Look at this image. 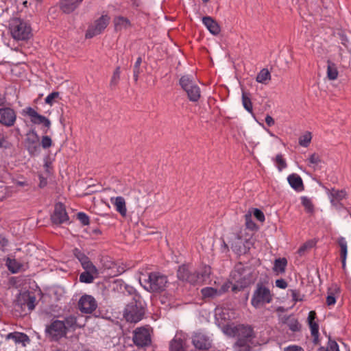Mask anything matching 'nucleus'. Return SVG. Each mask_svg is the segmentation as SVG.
<instances>
[{"mask_svg":"<svg viewBox=\"0 0 351 351\" xmlns=\"http://www.w3.org/2000/svg\"><path fill=\"white\" fill-rule=\"evenodd\" d=\"M123 287L132 297V301L128 303L125 308L123 317L127 322L136 324L141 321L145 315L142 298L132 287L124 285L123 284Z\"/></svg>","mask_w":351,"mask_h":351,"instance_id":"f257e3e1","label":"nucleus"},{"mask_svg":"<svg viewBox=\"0 0 351 351\" xmlns=\"http://www.w3.org/2000/svg\"><path fill=\"white\" fill-rule=\"evenodd\" d=\"M12 37L16 40H27L33 36L30 24L20 18H13L10 23Z\"/></svg>","mask_w":351,"mask_h":351,"instance_id":"f03ea898","label":"nucleus"},{"mask_svg":"<svg viewBox=\"0 0 351 351\" xmlns=\"http://www.w3.org/2000/svg\"><path fill=\"white\" fill-rule=\"evenodd\" d=\"M231 276L235 284L232 287L233 291H241L249 286L253 281L252 273L250 269H246L241 263L235 266Z\"/></svg>","mask_w":351,"mask_h":351,"instance_id":"7ed1b4c3","label":"nucleus"},{"mask_svg":"<svg viewBox=\"0 0 351 351\" xmlns=\"http://www.w3.org/2000/svg\"><path fill=\"white\" fill-rule=\"evenodd\" d=\"M228 337L239 336L234 343L236 351H249L251 345L254 343L253 330H223Z\"/></svg>","mask_w":351,"mask_h":351,"instance_id":"20e7f679","label":"nucleus"},{"mask_svg":"<svg viewBox=\"0 0 351 351\" xmlns=\"http://www.w3.org/2000/svg\"><path fill=\"white\" fill-rule=\"evenodd\" d=\"M273 297L274 295L269 287L262 282H258L251 299V304L256 308L263 307L265 304L271 303Z\"/></svg>","mask_w":351,"mask_h":351,"instance_id":"39448f33","label":"nucleus"},{"mask_svg":"<svg viewBox=\"0 0 351 351\" xmlns=\"http://www.w3.org/2000/svg\"><path fill=\"white\" fill-rule=\"evenodd\" d=\"M144 288L149 292H161L165 290L167 284V276L159 272H150L147 278L143 279Z\"/></svg>","mask_w":351,"mask_h":351,"instance_id":"423d86ee","label":"nucleus"},{"mask_svg":"<svg viewBox=\"0 0 351 351\" xmlns=\"http://www.w3.org/2000/svg\"><path fill=\"white\" fill-rule=\"evenodd\" d=\"M179 84L186 92L188 99L192 102H197L201 97V90L192 76L185 75L180 77Z\"/></svg>","mask_w":351,"mask_h":351,"instance_id":"0eeeda50","label":"nucleus"},{"mask_svg":"<svg viewBox=\"0 0 351 351\" xmlns=\"http://www.w3.org/2000/svg\"><path fill=\"white\" fill-rule=\"evenodd\" d=\"M22 114L28 116L32 123L36 125H43V133L47 134L51 127V121L43 115L38 114L32 107H27L22 110Z\"/></svg>","mask_w":351,"mask_h":351,"instance_id":"6e6552de","label":"nucleus"},{"mask_svg":"<svg viewBox=\"0 0 351 351\" xmlns=\"http://www.w3.org/2000/svg\"><path fill=\"white\" fill-rule=\"evenodd\" d=\"M24 146L30 156H36L40 153V138L34 130H31L26 134Z\"/></svg>","mask_w":351,"mask_h":351,"instance_id":"1a4fd4ad","label":"nucleus"},{"mask_svg":"<svg viewBox=\"0 0 351 351\" xmlns=\"http://www.w3.org/2000/svg\"><path fill=\"white\" fill-rule=\"evenodd\" d=\"M110 17L108 14H103L97 19L93 24L90 25L86 32V38H91L100 34L108 26Z\"/></svg>","mask_w":351,"mask_h":351,"instance_id":"9d476101","label":"nucleus"},{"mask_svg":"<svg viewBox=\"0 0 351 351\" xmlns=\"http://www.w3.org/2000/svg\"><path fill=\"white\" fill-rule=\"evenodd\" d=\"M178 278L182 281L195 285L199 282V274L196 271H192L186 265H182L177 271Z\"/></svg>","mask_w":351,"mask_h":351,"instance_id":"9b49d317","label":"nucleus"},{"mask_svg":"<svg viewBox=\"0 0 351 351\" xmlns=\"http://www.w3.org/2000/svg\"><path fill=\"white\" fill-rule=\"evenodd\" d=\"M132 340L134 345L139 348L150 346L152 343L150 330H134Z\"/></svg>","mask_w":351,"mask_h":351,"instance_id":"f8f14e48","label":"nucleus"},{"mask_svg":"<svg viewBox=\"0 0 351 351\" xmlns=\"http://www.w3.org/2000/svg\"><path fill=\"white\" fill-rule=\"evenodd\" d=\"M51 222L56 225H60L69 220V217L63 204L59 202L55 205L53 213L51 215Z\"/></svg>","mask_w":351,"mask_h":351,"instance_id":"ddd939ff","label":"nucleus"},{"mask_svg":"<svg viewBox=\"0 0 351 351\" xmlns=\"http://www.w3.org/2000/svg\"><path fill=\"white\" fill-rule=\"evenodd\" d=\"M97 307L95 298L89 295H82L78 302V308L84 313H92Z\"/></svg>","mask_w":351,"mask_h":351,"instance_id":"4468645a","label":"nucleus"},{"mask_svg":"<svg viewBox=\"0 0 351 351\" xmlns=\"http://www.w3.org/2000/svg\"><path fill=\"white\" fill-rule=\"evenodd\" d=\"M16 119L15 111L11 108H0V123L6 126L11 127L14 125Z\"/></svg>","mask_w":351,"mask_h":351,"instance_id":"2eb2a0df","label":"nucleus"},{"mask_svg":"<svg viewBox=\"0 0 351 351\" xmlns=\"http://www.w3.org/2000/svg\"><path fill=\"white\" fill-rule=\"evenodd\" d=\"M193 344L199 350H208L212 346V340L206 335L198 332L193 339Z\"/></svg>","mask_w":351,"mask_h":351,"instance_id":"dca6fc26","label":"nucleus"},{"mask_svg":"<svg viewBox=\"0 0 351 351\" xmlns=\"http://www.w3.org/2000/svg\"><path fill=\"white\" fill-rule=\"evenodd\" d=\"M85 318L82 315H78L77 317L74 315H70L65 317L63 320L65 328L69 329L72 328L73 329L81 328L84 327Z\"/></svg>","mask_w":351,"mask_h":351,"instance_id":"f3484780","label":"nucleus"},{"mask_svg":"<svg viewBox=\"0 0 351 351\" xmlns=\"http://www.w3.org/2000/svg\"><path fill=\"white\" fill-rule=\"evenodd\" d=\"M83 0H60L59 7L64 14H71L81 4Z\"/></svg>","mask_w":351,"mask_h":351,"instance_id":"a211bd4d","label":"nucleus"},{"mask_svg":"<svg viewBox=\"0 0 351 351\" xmlns=\"http://www.w3.org/2000/svg\"><path fill=\"white\" fill-rule=\"evenodd\" d=\"M202 23L213 35L217 36L221 32L220 25L211 16H204L202 18Z\"/></svg>","mask_w":351,"mask_h":351,"instance_id":"6ab92c4d","label":"nucleus"},{"mask_svg":"<svg viewBox=\"0 0 351 351\" xmlns=\"http://www.w3.org/2000/svg\"><path fill=\"white\" fill-rule=\"evenodd\" d=\"M18 302L23 306H27L29 311L35 308L36 297L29 293H23L20 295Z\"/></svg>","mask_w":351,"mask_h":351,"instance_id":"aec40b11","label":"nucleus"},{"mask_svg":"<svg viewBox=\"0 0 351 351\" xmlns=\"http://www.w3.org/2000/svg\"><path fill=\"white\" fill-rule=\"evenodd\" d=\"M110 202L115 206L116 210L123 217L127 215L126 202L124 197L121 196L111 197Z\"/></svg>","mask_w":351,"mask_h":351,"instance_id":"412c9836","label":"nucleus"},{"mask_svg":"<svg viewBox=\"0 0 351 351\" xmlns=\"http://www.w3.org/2000/svg\"><path fill=\"white\" fill-rule=\"evenodd\" d=\"M287 180L291 186L297 191H302L304 189L303 181L300 176L296 173L288 176Z\"/></svg>","mask_w":351,"mask_h":351,"instance_id":"4be33fe9","label":"nucleus"},{"mask_svg":"<svg viewBox=\"0 0 351 351\" xmlns=\"http://www.w3.org/2000/svg\"><path fill=\"white\" fill-rule=\"evenodd\" d=\"M113 23L116 32L126 29L132 26L130 20L128 18L121 16L114 17Z\"/></svg>","mask_w":351,"mask_h":351,"instance_id":"5701e85b","label":"nucleus"},{"mask_svg":"<svg viewBox=\"0 0 351 351\" xmlns=\"http://www.w3.org/2000/svg\"><path fill=\"white\" fill-rule=\"evenodd\" d=\"M7 339H12L16 343H21L23 346H25L29 342V339L27 335L17 331L8 334Z\"/></svg>","mask_w":351,"mask_h":351,"instance_id":"b1692460","label":"nucleus"},{"mask_svg":"<svg viewBox=\"0 0 351 351\" xmlns=\"http://www.w3.org/2000/svg\"><path fill=\"white\" fill-rule=\"evenodd\" d=\"M337 243L340 247V256L342 262V265L343 267H345L348 252L347 242L345 238L341 237L338 239Z\"/></svg>","mask_w":351,"mask_h":351,"instance_id":"393cba45","label":"nucleus"},{"mask_svg":"<svg viewBox=\"0 0 351 351\" xmlns=\"http://www.w3.org/2000/svg\"><path fill=\"white\" fill-rule=\"evenodd\" d=\"M339 71L336 64L330 60L327 61V77L330 80L337 79Z\"/></svg>","mask_w":351,"mask_h":351,"instance_id":"a878e982","label":"nucleus"},{"mask_svg":"<svg viewBox=\"0 0 351 351\" xmlns=\"http://www.w3.org/2000/svg\"><path fill=\"white\" fill-rule=\"evenodd\" d=\"M330 202L333 205H337L345 196L344 191L335 190L332 189L330 192Z\"/></svg>","mask_w":351,"mask_h":351,"instance_id":"bb28decb","label":"nucleus"},{"mask_svg":"<svg viewBox=\"0 0 351 351\" xmlns=\"http://www.w3.org/2000/svg\"><path fill=\"white\" fill-rule=\"evenodd\" d=\"M242 104L244 108L249 112L252 113L253 106L250 98V93L244 90L242 91Z\"/></svg>","mask_w":351,"mask_h":351,"instance_id":"cd10ccee","label":"nucleus"},{"mask_svg":"<svg viewBox=\"0 0 351 351\" xmlns=\"http://www.w3.org/2000/svg\"><path fill=\"white\" fill-rule=\"evenodd\" d=\"M271 80V74L267 69H263L257 75L256 80L261 84H266Z\"/></svg>","mask_w":351,"mask_h":351,"instance_id":"c85d7f7f","label":"nucleus"},{"mask_svg":"<svg viewBox=\"0 0 351 351\" xmlns=\"http://www.w3.org/2000/svg\"><path fill=\"white\" fill-rule=\"evenodd\" d=\"M99 274L92 273L88 271H83L80 274L79 280L81 282L92 283L95 278L97 277Z\"/></svg>","mask_w":351,"mask_h":351,"instance_id":"c756f323","label":"nucleus"},{"mask_svg":"<svg viewBox=\"0 0 351 351\" xmlns=\"http://www.w3.org/2000/svg\"><path fill=\"white\" fill-rule=\"evenodd\" d=\"M287 265V261L285 258H278L274 262V270L277 272L284 273Z\"/></svg>","mask_w":351,"mask_h":351,"instance_id":"7c9ffc66","label":"nucleus"},{"mask_svg":"<svg viewBox=\"0 0 351 351\" xmlns=\"http://www.w3.org/2000/svg\"><path fill=\"white\" fill-rule=\"evenodd\" d=\"M6 265H7L8 269L12 274L17 273L21 267V265L18 261H16L15 259H10V258H8V260L6 261Z\"/></svg>","mask_w":351,"mask_h":351,"instance_id":"2f4dec72","label":"nucleus"},{"mask_svg":"<svg viewBox=\"0 0 351 351\" xmlns=\"http://www.w3.org/2000/svg\"><path fill=\"white\" fill-rule=\"evenodd\" d=\"M318 351H339V348L337 343L329 337L327 347H320Z\"/></svg>","mask_w":351,"mask_h":351,"instance_id":"473e14b6","label":"nucleus"},{"mask_svg":"<svg viewBox=\"0 0 351 351\" xmlns=\"http://www.w3.org/2000/svg\"><path fill=\"white\" fill-rule=\"evenodd\" d=\"M169 351H184L183 341L180 339H173L171 341Z\"/></svg>","mask_w":351,"mask_h":351,"instance_id":"72a5a7b5","label":"nucleus"},{"mask_svg":"<svg viewBox=\"0 0 351 351\" xmlns=\"http://www.w3.org/2000/svg\"><path fill=\"white\" fill-rule=\"evenodd\" d=\"M316 318V313L313 311H310L307 318L310 329H319V325L315 322Z\"/></svg>","mask_w":351,"mask_h":351,"instance_id":"f704fd0d","label":"nucleus"},{"mask_svg":"<svg viewBox=\"0 0 351 351\" xmlns=\"http://www.w3.org/2000/svg\"><path fill=\"white\" fill-rule=\"evenodd\" d=\"M47 336L51 337L53 340L58 341L61 337L66 336V330H45Z\"/></svg>","mask_w":351,"mask_h":351,"instance_id":"c9c22d12","label":"nucleus"},{"mask_svg":"<svg viewBox=\"0 0 351 351\" xmlns=\"http://www.w3.org/2000/svg\"><path fill=\"white\" fill-rule=\"evenodd\" d=\"M204 298H213L218 295V291L213 287H205L201 291Z\"/></svg>","mask_w":351,"mask_h":351,"instance_id":"e433bc0d","label":"nucleus"},{"mask_svg":"<svg viewBox=\"0 0 351 351\" xmlns=\"http://www.w3.org/2000/svg\"><path fill=\"white\" fill-rule=\"evenodd\" d=\"M312 138L311 133L306 132L299 138V144L304 147H307L311 143Z\"/></svg>","mask_w":351,"mask_h":351,"instance_id":"4c0bfd02","label":"nucleus"},{"mask_svg":"<svg viewBox=\"0 0 351 351\" xmlns=\"http://www.w3.org/2000/svg\"><path fill=\"white\" fill-rule=\"evenodd\" d=\"M301 200L302 204L305 208V210L308 213H313L314 210V206L311 200L306 197H302Z\"/></svg>","mask_w":351,"mask_h":351,"instance_id":"58836bf2","label":"nucleus"},{"mask_svg":"<svg viewBox=\"0 0 351 351\" xmlns=\"http://www.w3.org/2000/svg\"><path fill=\"white\" fill-rule=\"evenodd\" d=\"M120 66H117L114 71L110 80V86L111 88H114L118 84L120 80Z\"/></svg>","mask_w":351,"mask_h":351,"instance_id":"ea45409f","label":"nucleus"},{"mask_svg":"<svg viewBox=\"0 0 351 351\" xmlns=\"http://www.w3.org/2000/svg\"><path fill=\"white\" fill-rule=\"evenodd\" d=\"M275 162L277 165L278 169L281 171L283 169L287 167V162L283 158L282 154H278L276 156Z\"/></svg>","mask_w":351,"mask_h":351,"instance_id":"a19ab883","label":"nucleus"},{"mask_svg":"<svg viewBox=\"0 0 351 351\" xmlns=\"http://www.w3.org/2000/svg\"><path fill=\"white\" fill-rule=\"evenodd\" d=\"M46 329H66L63 320H53L50 326H47Z\"/></svg>","mask_w":351,"mask_h":351,"instance_id":"79ce46f5","label":"nucleus"},{"mask_svg":"<svg viewBox=\"0 0 351 351\" xmlns=\"http://www.w3.org/2000/svg\"><path fill=\"white\" fill-rule=\"evenodd\" d=\"M314 242L313 241H308L304 243L302 246L300 247V248L298 250V253L302 256L304 254L305 252L308 250L312 248L314 245Z\"/></svg>","mask_w":351,"mask_h":351,"instance_id":"37998d69","label":"nucleus"},{"mask_svg":"<svg viewBox=\"0 0 351 351\" xmlns=\"http://www.w3.org/2000/svg\"><path fill=\"white\" fill-rule=\"evenodd\" d=\"M285 324H287L289 326V329H298L299 323L293 317H289L287 318Z\"/></svg>","mask_w":351,"mask_h":351,"instance_id":"c03bdc74","label":"nucleus"},{"mask_svg":"<svg viewBox=\"0 0 351 351\" xmlns=\"http://www.w3.org/2000/svg\"><path fill=\"white\" fill-rule=\"evenodd\" d=\"M245 220L246 227L250 230H254L256 228V223L252 219L251 213H247L245 215Z\"/></svg>","mask_w":351,"mask_h":351,"instance_id":"a18cd8bd","label":"nucleus"},{"mask_svg":"<svg viewBox=\"0 0 351 351\" xmlns=\"http://www.w3.org/2000/svg\"><path fill=\"white\" fill-rule=\"evenodd\" d=\"M77 218L83 226H87L90 223L89 217L84 213H78Z\"/></svg>","mask_w":351,"mask_h":351,"instance_id":"49530a36","label":"nucleus"},{"mask_svg":"<svg viewBox=\"0 0 351 351\" xmlns=\"http://www.w3.org/2000/svg\"><path fill=\"white\" fill-rule=\"evenodd\" d=\"M82 267L84 269V271L99 274L98 269H97V267L93 265V263L91 261L86 263Z\"/></svg>","mask_w":351,"mask_h":351,"instance_id":"de8ad7c7","label":"nucleus"},{"mask_svg":"<svg viewBox=\"0 0 351 351\" xmlns=\"http://www.w3.org/2000/svg\"><path fill=\"white\" fill-rule=\"evenodd\" d=\"M292 300L296 302L298 301H302L304 298V295H302L298 290L291 289L290 290Z\"/></svg>","mask_w":351,"mask_h":351,"instance_id":"09e8293b","label":"nucleus"},{"mask_svg":"<svg viewBox=\"0 0 351 351\" xmlns=\"http://www.w3.org/2000/svg\"><path fill=\"white\" fill-rule=\"evenodd\" d=\"M40 144L43 148L48 149L52 145L51 138L49 136H43Z\"/></svg>","mask_w":351,"mask_h":351,"instance_id":"8fccbe9b","label":"nucleus"},{"mask_svg":"<svg viewBox=\"0 0 351 351\" xmlns=\"http://www.w3.org/2000/svg\"><path fill=\"white\" fill-rule=\"evenodd\" d=\"M308 161L310 165H317L322 162V160L318 154L314 153L309 156Z\"/></svg>","mask_w":351,"mask_h":351,"instance_id":"3c124183","label":"nucleus"},{"mask_svg":"<svg viewBox=\"0 0 351 351\" xmlns=\"http://www.w3.org/2000/svg\"><path fill=\"white\" fill-rule=\"evenodd\" d=\"M199 274V282L204 281L206 278H208L210 273V268L209 267H205L204 271L201 273L197 272Z\"/></svg>","mask_w":351,"mask_h":351,"instance_id":"603ef678","label":"nucleus"},{"mask_svg":"<svg viewBox=\"0 0 351 351\" xmlns=\"http://www.w3.org/2000/svg\"><path fill=\"white\" fill-rule=\"evenodd\" d=\"M59 93L58 92H53L50 93L45 99L46 104L51 106L53 104V100L56 98L58 97Z\"/></svg>","mask_w":351,"mask_h":351,"instance_id":"864d4df0","label":"nucleus"},{"mask_svg":"<svg viewBox=\"0 0 351 351\" xmlns=\"http://www.w3.org/2000/svg\"><path fill=\"white\" fill-rule=\"evenodd\" d=\"M10 147V143L6 141L3 132H0V148L7 149Z\"/></svg>","mask_w":351,"mask_h":351,"instance_id":"5fc2aeb1","label":"nucleus"},{"mask_svg":"<svg viewBox=\"0 0 351 351\" xmlns=\"http://www.w3.org/2000/svg\"><path fill=\"white\" fill-rule=\"evenodd\" d=\"M8 191L6 186H0V201H3L7 197H8Z\"/></svg>","mask_w":351,"mask_h":351,"instance_id":"6e6d98bb","label":"nucleus"},{"mask_svg":"<svg viewBox=\"0 0 351 351\" xmlns=\"http://www.w3.org/2000/svg\"><path fill=\"white\" fill-rule=\"evenodd\" d=\"M254 216L260 221H265V215L263 214V213L258 209V208H255L254 210Z\"/></svg>","mask_w":351,"mask_h":351,"instance_id":"4d7b16f0","label":"nucleus"},{"mask_svg":"<svg viewBox=\"0 0 351 351\" xmlns=\"http://www.w3.org/2000/svg\"><path fill=\"white\" fill-rule=\"evenodd\" d=\"M8 243L9 241L5 237L0 235V251L4 252Z\"/></svg>","mask_w":351,"mask_h":351,"instance_id":"13d9d810","label":"nucleus"},{"mask_svg":"<svg viewBox=\"0 0 351 351\" xmlns=\"http://www.w3.org/2000/svg\"><path fill=\"white\" fill-rule=\"evenodd\" d=\"M73 254L76 258H77L78 261L83 259L84 256H86V254L82 252L78 248H75L73 250Z\"/></svg>","mask_w":351,"mask_h":351,"instance_id":"bf43d9fd","label":"nucleus"},{"mask_svg":"<svg viewBox=\"0 0 351 351\" xmlns=\"http://www.w3.org/2000/svg\"><path fill=\"white\" fill-rule=\"evenodd\" d=\"M336 302V298L334 296L332 293H330L328 295L326 298V304L328 306L334 305Z\"/></svg>","mask_w":351,"mask_h":351,"instance_id":"052dcab7","label":"nucleus"},{"mask_svg":"<svg viewBox=\"0 0 351 351\" xmlns=\"http://www.w3.org/2000/svg\"><path fill=\"white\" fill-rule=\"evenodd\" d=\"M276 285L278 288L285 289L287 287V282L282 278L278 279L276 280Z\"/></svg>","mask_w":351,"mask_h":351,"instance_id":"680f3d73","label":"nucleus"},{"mask_svg":"<svg viewBox=\"0 0 351 351\" xmlns=\"http://www.w3.org/2000/svg\"><path fill=\"white\" fill-rule=\"evenodd\" d=\"M219 326L221 329H226V330H228V329H238L237 327H234V326H232V325H230L229 322H226V321H225L224 323H222L221 324H219Z\"/></svg>","mask_w":351,"mask_h":351,"instance_id":"e2e57ef3","label":"nucleus"},{"mask_svg":"<svg viewBox=\"0 0 351 351\" xmlns=\"http://www.w3.org/2000/svg\"><path fill=\"white\" fill-rule=\"evenodd\" d=\"M142 63V58L138 57L134 65L133 71H141L140 66Z\"/></svg>","mask_w":351,"mask_h":351,"instance_id":"0e129e2a","label":"nucleus"},{"mask_svg":"<svg viewBox=\"0 0 351 351\" xmlns=\"http://www.w3.org/2000/svg\"><path fill=\"white\" fill-rule=\"evenodd\" d=\"M284 351H304V350L298 346H289L285 348Z\"/></svg>","mask_w":351,"mask_h":351,"instance_id":"69168bd1","label":"nucleus"},{"mask_svg":"<svg viewBox=\"0 0 351 351\" xmlns=\"http://www.w3.org/2000/svg\"><path fill=\"white\" fill-rule=\"evenodd\" d=\"M39 187L40 188H44L47 184V181L45 178H44L43 176H39Z\"/></svg>","mask_w":351,"mask_h":351,"instance_id":"338daca9","label":"nucleus"},{"mask_svg":"<svg viewBox=\"0 0 351 351\" xmlns=\"http://www.w3.org/2000/svg\"><path fill=\"white\" fill-rule=\"evenodd\" d=\"M265 122H266L267 125L269 127L274 125L275 123L274 119L269 115L266 116Z\"/></svg>","mask_w":351,"mask_h":351,"instance_id":"774afa93","label":"nucleus"}]
</instances>
